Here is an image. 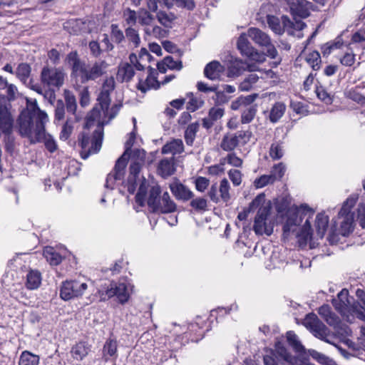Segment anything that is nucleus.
Instances as JSON below:
<instances>
[{"label":"nucleus","mask_w":365,"mask_h":365,"mask_svg":"<svg viewBox=\"0 0 365 365\" xmlns=\"http://www.w3.org/2000/svg\"><path fill=\"white\" fill-rule=\"evenodd\" d=\"M125 35L128 41L132 42L135 47H138L140 43V38L138 34V31L131 28L128 27L125 29Z\"/></svg>","instance_id":"63"},{"label":"nucleus","mask_w":365,"mask_h":365,"mask_svg":"<svg viewBox=\"0 0 365 365\" xmlns=\"http://www.w3.org/2000/svg\"><path fill=\"white\" fill-rule=\"evenodd\" d=\"M110 28V37L112 41L117 43H121L125 38L123 31L120 29H119L118 26L117 24H112Z\"/></svg>","instance_id":"61"},{"label":"nucleus","mask_w":365,"mask_h":365,"mask_svg":"<svg viewBox=\"0 0 365 365\" xmlns=\"http://www.w3.org/2000/svg\"><path fill=\"white\" fill-rule=\"evenodd\" d=\"M344 94L346 98L358 103H364L365 101L364 93H361L359 87H354L346 90Z\"/></svg>","instance_id":"41"},{"label":"nucleus","mask_w":365,"mask_h":365,"mask_svg":"<svg viewBox=\"0 0 365 365\" xmlns=\"http://www.w3.org/2000/svg\"><path fill=\"white\" fill-rule=\"evenodd\" d=\"M255 67V66H247L245 62L240 59L232 60L230 61V63L227 67L228 76H239L246 69H248V71H254Z\"/></svg>","instance_id":"21"},{"label":"nucleus","mask_w":365,"mask_h":365,"mask_svg":"<svg viewBox=\"0 0 365 365\" xmlns=\"http://www.w3.org/2000/svg\"><path fill=\"white\" fill-rule=\"evenodd\" d=\"M269 156L274 160L281 159L284 155V146L282 142L272 143L269 149Z\"/></svg>","instance_id":"48"},{"label":"nucleus","mask_w":365,"mask_h":365,"mask_svg":"<svg viewBox=\"0 0 365 365\" xmlns=\"http://www.w3.org/2000/svg\"><path fill=\"white\" fill-rule=\"evenodd\" d=\"M103 136V130L101 128H98L93 132L91 136V142L87 151H81V156L83 159H87L91 154H96L101 150Z\"/></svg>","instance_id":"18"},{"label":"nucleus","mask_w":365,"mask_h":365,"mask_svg":"<svg viewBox=\"0 0 365 365\" xmlns=\"http://www.w3.org/2000/svg\"><path fill=\"white\" fill-rule=\"evenodd\" d=\"M184 151V145L181 139H173L165 143L162 148L163 154H172L175 155Z\"/></svg>","instance_id":"23"},{"label":"nucleus","mask_w":365,"mask_h":365,"mask_svg":"<svg viewBox=\"0 0 365 365\" xmlns=\"http://www.w3.org/2000/svg\"><path fill=\"white\" fill-rule=\"evenodd\" d=\"M126 165H124L123 168H117L116 164L115 165L113 170L110 173L106 178L105 186L107 188L113 189V185L116 181L123 179Z\"/></svg>","instance_id":"26"},{"label":"nucleus","mask_w":365,"mask_h":365,"mask_svg":"<svg viewBox=\"0 0 365 365\" xmlns=\"http://www.w3.org/2000/svg\"><path fill=\"white\" fill-rule=\"evenodd\" d=\"M349 292L346 289L341 290L337 295L336 299L332 300V304L335 309L338 311L343 317H346L348 321H351L349 317H355L351 310V305L349 300Z\"/></svg>","instance_id":"11"},{"label":"nucleus","mask_w":365,"mask_h":365,"mask_svg":"<svg viewBox=\"0 0 365 365\" xmlns=\"http://www.w3.org/2000/svg\"><path fill=\"white\" fill-rule=\"evenodd\" d=\"M157 68L162 73H165L168 69L180 71L182 68V63L181 61H174L172 56H168L157 63Z\"/></svg>","instance_id":"22"},{"label":"nucleus","mask_w":365,"mask_h":365,"mask_svg":"<svg viewBox=\"0 0 365 365\" xmlns=\"http://www.w3.org/2000/svg\"><path fill=\"white\" fill-rule=\"evenodd\" d=\"M200 125L197 122L190 124L185 131V140L188 145H192L195 140L196 133L199 130Z\"/></svg>","instance_id":"39"},{"label":"nucleus","mask_w":365,"mask_h":365,"mask_svg":"<svg viewBox=\"0 0 365 365\" xmlns=\"http://www.w3.org/2000/svg\"><path fill=\"white\" fill-rule=\"evenodd\" d=\"M142 164L143 163L138 161H133L131 163L129 168V175L128 178V182L137 180L141 170Z\"/></svg>","instance_id":"54"},{"label":"nucleus","mask_w":365,"mask_h":365,"mask_svg":"<svg viewBox=\"0 0 365 365\" xmlns=\"http://www.w3.org/2000/svg\"><path fill=\"white\" fill-rule=\"evenodd\" d=\"M65 101H66V107L68 113H71L75 115L76 120H78V117L76 115V109H77V103L76 97L71 93L69 91L65 92Z\"/></svg>","instance_id":"45"},{"label":"nucleus","mask_w":365,"mask_h":365,"mask_svg":"<svg viewBox=\"0 0 365 365\" xmlns=\"http://www.w3.org/2000/svg\"><path fill=\"white\" fill-rule=\"evenodd\" d=\"M148 74L144 80L142 77H138V83L137 88L142 93H146L150 88L158 89L160 88V84L155 76L156 71L148 66Z\"/></svg>","instance_id":"16"},{"label":"nucleus","mask_w":365,"mask_h":365,"mask_svg":"<svg viewBox=\"0 0 365 365\" xmlns=\"http://www.w3.org/2000/svg\"><path fill=\"white\" fill-rule=\"evenodd\" d=\"M43 256L51 265H58L62 261L61 256L53 247H47L43 250Z\"/></svg>","instance_id":"37"},{"label":"nucleus","mask_w":365,"mask_h":365,"mask_svg":"<svg viewBox=\"0 0 365 365\" xmlns=\"http://www.w3.org/2000/svg\"><path fill=\"white\" fill-rule=\"evenodd\" d=\"M225 71V67L219 61H212L207 63L204 68V75L211 81L220 78Z\"/></svg>","instance_id":"20"},{"label":"nucleus","mask_w":365,"mask_h":365,"mask_svg":"<svg viewBox=\"0 0 365 365\" xmlns=\"http://www.w3.org/2000/svg\"><path fill=\"white\" fill-rule=\"evenodd\" d=\"M47 121V114L34 104L31 109L21 112L16 127L21 137L28 138L30 143L34 144L41 142Z\"/></svg>","instance_id":"1"},{"label":"nucleus","mask_w":365,"mask_h":365,"mask_svg":"<svg viewBox=\"0 0 365 365\" xmlns=\"http://www.w3.org/2000/svg\"><path fill=\"white\" fill-rule=\"evenodd\" d=\"M276 349L279 356H280L285 361L291 365H294L296 364V357L293 356L284 346H277Z\"/></svg>","instance_id":"53"},{"label":"nucleus","mask_w":365,"mask_h":365,"mask_svg":"<svg viewBox=\"0 0 365 365\" xmlns=\"http://www.w3.org/2000/svg\"><path fill=\"white\" fill-rule=\"evenodd\" d=\"M188 96L190 97V100L187 103L186 108L189 111L195 112L204 105V101L195 97L192 93H189Z\"/></svg>","instance_id":"51"},{"label":"nucleus","mask_w":365,"mask_h":365,"mask_svg":"<svg viewBox=\"0 0 365 365\" xmlns=\"http://www.w3.org/2000/svg\"><path fill=\"white\" fill-rule=\"evenodd\" d=\"M40 358L29 351H24L20 355L19 365H38Z\"/></svg>","instance_id":"35"},{"label":"nucleus","mask_w":365,"mask_h":365,"mask_svg":"<svg viewBox=\"0 0 365 365\" xmlns=\"http://www.w3.org/2000/svg\"><path fill=\"white\" fill-rule=\"evenodd\" d=\"M305 327L319 339L328 344L335 346L342 355L345 356L347 353L346 350L336 346L331 339V331L314 314H308L303 322Z\"/></svg>","instance_id":"3"},{"label":"nucleus","mask_w":365,"mask_h":365,"mask_svg":"<svg viewBox=\"0 0 365 365\" xmlns=\"http://www.w3.org/2000/svg\"><path fill=\"white\" fill-rule=\"evenodd\" d=\"M161 189L159 185H155L151 187L149 190V195L147 200V204L152 212H154L155 207L158 206V203L160 202L161 197Z\"/></svg>","instance_id":"29"},{"label":"nucleus","mask_w":365,"mask_h":365,"mask_svg":"<svg viewBox=\"0 0 365 365\" xmlns=\"http://www.w3.org/2000/svg\"><path fill=\"white\" fill-rule=\"evenodd\" d=\"M118 75L123 81L129 82L135 75L134 66L128 63H124L119 68Z\"/></svg>","instance_id":"38"},{"label":"nucleus","mask_w":365,"mask_h":365,"mask_svg":"<svg viewBox=\"0 0 365 365\" xmlns=\"http://www.w3.org/2000/svg\"><path fill=\"white\" fill-rule=\"evenodd\" d=\"M317 97L327 104H331L333 98L323 86H319L316 89Z\"/></svg>","instance_id":"62"},{"label":"nucleus","mask_w":365,"mask_h":365,"mask_svg":"<svg viewBox=\"0 0 365 365\" xmlns=\"http://www.w3.org/2000/svg\"><path fill=\"white\" fill-rule=\"evenodd\" d=\"M290 12L294 16L306 18L309 15L312 3L307 0H286Z\"/></svg>","instance_id":"17"},{"label":"nucleus","mask_w":365,"mask_h":365,"mask_svg":"<svg viewBox=\"0 0 365 365\" xmlns=\"http://www.w3.org/2000/svg\"><path fill=\"white\" fill-rule=\"evenodd\" d=\"M68 63L71 66V76L76 83H86L101 77L106 72L108 63L105 61H95L87 65L81 61L76 51L69 53L66 56Z\"/></svg>","instance_id":"2"},{"label":"nucleus","mask_w":365,"mask_h":365,"mask_svg":"<svg viewBox=\"0 0 365 365\" xmlns=\"http://www.w3.org/2000/svg\"><path fill=\"white\" fill-rule=\"evenodd\" d=\"M306 61L311 66L313 70L317 71L320 68L322 59L318 51H313L309 53L306 57Z\"/></svg>","instance_id":"50"},{"label":"nucleus","mask_w":365,"mask_h":365,"mask_svg":"<svg viewBox=\"0 0 365 365\" xmlns=\"http://www.w3.org/2000/svg\"><path fill=\"white\" fill-rule=\"evenodd\" d=\"M230 190V184L228 180L226 178H224L221 180L219 191L220 192V197L224 202H227L230 195L229 193Z\"/></svg>","instance_id":"59"},{"label":"nucleus","mask_w":365,"mask_h":365,"mask_svg":"<svg viewBox=\"0 0 365 365\" xmlns=\"http://www.w3.org/2000/svg\"><path fill=\"white\" fill-rule=\"evenodd\" d=\"M116 296L121 304H124L128 300L129 294L127 290V286L124 283H110L105 294H102V298L105 300Z\"/></svg>","instance_id":"12"},{"label":"nucleus","mask_w":365,"mask_h":365,"mask_svg":"<svg viewBox=\"0 0 365 365\" xmlns=\"http://www.w3.org/2000/svg\"><path fill=\"white\" fill-rule=\"evenodd\" d=\"M269 212L270 209L269 207L264 206L259 208L253 227L257 235H262L265 234L269 236L272 233L273 227L270 225H267L266 222Z\"/></svg>","instance_id":"10"},{"label":"nucleus","mask_w":365,"mask_h":365,"mask_svg":"<svg viewBox=\"0 0 365 365\" xmlns=\"http://www.w3.org/2000/svg\"><path fill=\"white\" fill-rule=\"evenodd\" d=\"M65 76L66 73L60 68L44 66L40 78L43 86L58 90L64 83Z\"/></svg>","instance_id":"6"},{"label":"nucleus","mask_w":365,"mask_h":365,"mask_svg":"<svg viewBox=\"0 0 365 365\" xmlns=\"http://www.w3.org/2000/svg\"><path fill=\"white\" fill-rule=\"evenodd\" d=\"M245 34L259 46L265 47L267 48V55L269 57L272 59H275L277 57L278 52L272 43L270 37L265 32L258 28L251 27Z\"/></svg>","instance_id":"7"},{"label":"nucleus","mask_w":365,"mask_h":365,"mask_svg":"<svg viewBox=\"0 0 365 365\" xmlns=\"http://www.w3.org/2000/svg\"><path fill=\"white\" fill-rule=\"evenodd\" d=\"M135 138V133L133 132L130 133L129 139L125 143V150L123 155L116 161L117 168H121L124 165H127L128 158L130 155V149L134 143Z\"/></svg>","instance_id":"28"},{"label":"nucleus","mask_w":365,"mask_h":365,"mask_svg":"<svg viewBox=\"0 0 365 365\" xmlns=\"http://www.w3.org/2000/svg\"><path fill=\"white\" fill-rule=\"evenodd\" d=\"M267 24L269 27L277 34H282L284 33L279 19L274 16H267Z\"/></svg>","instance_id":"55"},{"label":"nucleus","mask_w":365,"mask_h":365,"mask_svg":"<svg viewBox=\"0 0 365 365\" xmlns=\"http://www.w3.org/2000/svg\"><path fill=\"white\" fill-rule=\"evenodd\" d=\"M287 340L290 346L297 353H302L304 348L298 339L297 334L292 331H289L287 332Z\"/></svg>","instance_id":"40"},{"label":"nucleus","mask_w":365,"mask_h":365,"mask_svg":"<svg viewBox=\"0 0 365 365\" xmlns=\"http://www.w3.org/2000/svg\"><path fill=\"white\" fill-rule=\"evenodd\" d=\"M65 118V104L62 100H58L55 107V120L61 121Z\"/></svg>","instance_id":"64"},{"label":"nucleus","mask_w":365,"mask_h":365,"mask_svg":"<svg viewBox=\"0 0 365 365\" xmlns=\"http://www.w3.org/2000/svg\"><path fill=\"white\" fill-rule=\"evenodd\" d=\"M41 283V274L37 270H30L26 275V287L33 290L37 289Z\"/></svg>","instance_id":"32"},{"label":"nucleus","mask_w":365,"mask_h":365,"mask_svg":"<svg viewBox=\"0 0 365 365\" xmlns=\"http://www.w3.org/2000/svg\"><path fill=\"white\" fill-rule=\"evenodd\" d=\"M190 205L196 211L204 212L207 210V201L204 197H196L190 200Z\"/></svg>","instance_id":"57"},{"label":"nucleus","mask_w":365,"mask_h":365,"mask_svg":"<svg viewBox=\"0 0 365 365\" xmlns=\"http://www.w3.org/2000/svg\"><path fill=\"white\" fill-rule=\"evenodd\" d=\"M318 312L329 326H336L339 324V318L336 314L331 312L329 305H322L319 308Z\"/></svg>","instance_id":"25"},{"label":"nucleus","mask_w":365,"mask_h":365,"mask_svg":"<svg viewBox=\"0 0 365 365\" xmlns=\"http://www.w3.org/2000/svg\"><path fill=\"white\" fill-rule=\"evenodd\" d=\"M357 199L355 195L350 196L339 212L338 217L341 220L339 233L343 236L349 235L354 230V213L351 212V208L356 204Z\"/></svg>","instance_id":"5"},{"label":"nucleus","mask_w":365,"mask_h":365,"mask_svg":"<svg viewBox=\"0 0 365 365\" xmlns=\"http://www.w3.org/2000/svg\"><path fill=\"white\" fill-rule=\"evenodd\" d=\"M120 107V105H115L110 108V110H109L108 106L107 113L106 110H103L100 106L99 107L98 106H95L91 110L90 113H88L87 115L86 126L89 127L91 125V123H93L96 120H97L101 116V112H103L105 116H108L109 120H112L116 116Z\"/></svg>","instance_id":"14"},{"label":"nucleus","mask_w":365,"mask_h":365,"mask_svg":"<svg viewBox=\"0 0 365 365\" xmlns=\"http://www.w3.org/2000/svg\"><path fill=\"white\" fill-rule=\"evenodd\" d=\"M159 201L160 202L158 203V206L155 207V210L153 213L168 214L176 211L177 205L171 199L168 192H165L161 195V197Z\"/></svg>","instance_id":"19"},{"label":"nucleus","mask_w":365,"mask_h":365,"mask_svg":"<svg viewBox=\"0 0 365 365\" xmlns=\"http://www.w3.org/2000/svg\"><path fill=\"white\" fill-rule=\"evenodd\" d=\"M31 68L26 63H19L15 71L16 77L24 83L26 84L31 75Z\"/></svg>","instance_id":"34"},{"label":"nucleus","mask_w":365,"mask_h":365,"mask_svg":"<svg viewBox=\"0 0 365 365\" xmlns=\"http://www.w3.org/2000/svg\"><path fill=\"white\" fill-rule=\"evenodd\" d=\"M86 282L80 280H66L63 282L60 289V297L65 301L81 297L87 289Z\"/></svg>","instance_id":"8"},{"label":"nucleus","mask_w":365,"mask_h":365,"mask_svg":"<svg viewBox=\"0 0 365 365\" xmlns=\"http://www.w3.org/2000/svg\"><path fill=\"white\" fill-rule=\"evenodd\" d=\"M156 17L159 23L165 27H170L173 21L175 19L174 14L171 12L167 13L163 11L157 12Z\"/></svg>","instance_id":"47"},{"label":"nucleus","mask_w":365,"mask_h":365,"mask_svg":"<svg viewBox=\"0 0 365 365\" xmlns=\"http://www.w3.org/2000/svg\"><path fill=\"white\" fill-rule=\"evenodd\" d=\"M175 171L173 158L161 160L158 166V173L163 178L172 175Z\"/></svg>","instance_id":"27"},{"label":"nucleus","mask_w":365,"mask_h":365,"mask_svg":"<svg viewBox=\"0 0 365 365\" xmlns=\"http://www.w3.org/2000/svg\"><path fill=\"white\" fill-rule=\"evenodd\" d=\"M351 310L357 319L365 322V299L361 302L353 303Z\"/></svg>","instance_id":"49"},{"label":"nucleus","mask_w":365,"mask_h":365,"mask_svg":"<svg viewBox=\"0 0 365 365\" xmlns=\"http://www.w3.org/2000/svg\"><path fill=\"white\" fill-rule=\"evenodd\" d=\"M257 111V105H252L245 108L241 115V123L242 124L250 123L255 118Z\"/></svg>","instance_id":"46"},{"label":"nucleus","mask_w":365,"mask_h":365,"mask_svg":"<svg viewBox=\"0 0 365 365\" xmlns=\"http://www.w3.org/2000/svg\"><path fill=\"white\" fill-rule=\"evenodd\" d=\"M90 351V346L85 341H81L73 346L71 349V354L74 359L81 361Z\"/></svg>","instance_id":"30"},{"label":"nucleus","mask_w":365,"mask_h":365,"mask_svg":"<svg viewBox=\"0 0 365 365\" xmlns=\"http://www.w3.org/2000/svg\"><path fill=\"white\" fill-rule=\"evenodd\" d=\"M286 167L282 163L274 165L270 172L272 177H274V181L280 180L284 176Z\"/></svg>","instance_id":"60"},{"label":"nucleus","mask_w":365,"mask_h":365,"mask_svg":"<svg viewBox=\"0 0 365 365\" xmlns=\"http://www.w3.org/2000/svg\"><path fill=\"white\" fill-rule=\"evenodd\" d=\"M169 187L176 200L187 202L194 197L193 192L178 180L170 184Z\"/></svg>","instance_id":"15"},{"label":"nucleus","mask_w":365,"mask_h":365,"mask_svg":"<svg viewBox=\"0 0 365 365\" xmlns=\"http://www.w3.org/2000/svg\"><path fill=\"white\" fill-rule=\"evenodd\" d=\"M329 223L328 216L324 213H319L316 217L315 227L317 236L319 238H323L327 231Z\"/></svg>","instance_id":"33"},{"label":"nucleus","mask_w":365,"mask_h":365,"mask_svg":"<svg viewBox=\"0 0 365 365\" xmlns=\"http://www.w3.org/2000/svg\"><path fill=\"white\" fill-rule=\"evenodd\" d=\"M257 93H253L248 96H241L238 97L235 101L232 102L231 109L237 110L242 108H247L254 105V101L258 98Z\"/></svg>","instance_id":"24"},{"label":"nucleus","mask_w":365,"mask_h":365,"mask_svg":"<svg viewBox=\"0 0 365 365\" xmlns=\"http://www.w3.org/2000/svg\"><path fill=\"white\" fill-rule=\"evenodd\" d=\"M115 88V80L113 77L107 78L102 86L101 91L100 92L97 101L98 106L103 110H106L108 113V107L110 103V94Z\"/></svg>","instance_id":"13"},{"label":"nucleus","mask_w":365,"mask_h":365,"mask_svg":"<svg viewBox=\"0 0 365 365\" xmlns=\"http://www.w3.org/2000/svg\"><path fill=\"white\" fill-rule=\"evenodd\" d=\"M117 347L118 342L115 339L111 338L108 339L103 348V356L106 357V356H109L116 357Z\"/></svg>","instance_id":"44"},{"label":"nucleus","mask_w":365,"mask_h":365,"mask_svg":"<svg viewBox=\"0 0 365 365\" xmlns=\"http://www.w3.org/2000/svg\"><path fill=\"white\" fill-rule=\"evenodd\" d=\"M302 222L301 219H298V215L296 212L290 214L285 223L283 225V235L288 237L290 233L295 234L297 237H301L304 240L312 237V230L309 219H307L303 227L298 228L299 225Z\"/></svg>","instance_id":"4"},{"label":"nucleus","mask_w":365,"mask_h":365,"mask_svg":"<svg viewBox=\"0 0 365 365\" xmlns=\"http://www.w3.org/2000/svg\"><path fill=\"white\" fill-rule=\"evenodd\" d=\"M274 182V177H272L271 174L263 175L255 180L254 185L257 188H262L267 185L273 184Z\"/></svg>","instance_id":"58"},{"label":"nucleus","mask_w":365,"mask_h":365,"mask_svg":"<svg viewBox=\"0 0 365 365\" xmlns=\"http://www.w3.org/2000/svg\"><path fill=\"white\" fill-rule=\"evenodd\" d=\"M42 140H43V142H44L46 148L50 153H53L57 150L58 145L56 144V140L53 139V138L51 135L46 133L45 129L43 130V136L41 138V141H42Z\"/></svg>","instance_id":"56"},{"label":"nucleus","mask_w":365,"mask_h":365,"mask_svg":"<svg viewBox=\"0 0 365 365\" xmlns=\"http://www.w3.org/2000/svg\"><path fill=\"white\" fill-rule=\"evenodd\" d=\"M311 356L314 359L317 361L321 364L337 365V364L333 359H331L322 353H319L317 351L313 350L311 353Z\"/></svg>","instance_id":"52"},{"label":"nucleus","mask_w":365,"mask_h":365,"mask_svg":"<svg viewBox=\"0 0 365 365\" xmlns=\"http://www.w3.org/2000/svg\"><path fill=\"white\" fill-rule=\"evenodd\" d=\"M332 327H334L335 331L334 334H331L330 337L336 336L341 340H344L347 336L351 334V330L350 328L347 325L341 324L340 320L337 325Z\"/></svg>","instance_id":"43"},{"label":"nucleus","mask_w":365,"mask_h":365,"mask_svg":"<svg viewBox=\"0 0 365 365\" xmlns=\"http://www.w3.org/2000/svg\"><path fill=\"white\" fill-rule=\"evenodd\" d=\"M237 48L240 53L250 61L262 63L265 61V56L263 53L259 52L249 41L247 36L242 34L240 36L237 43Z\"/></svg>","instance_id":"9"},{"label":"nucleus","mask_w":365,"mask_h":365,"mask_svg":"<svg viewBox=\"0 0 365 365\" xmlns=\"http://www.w3.org/2000/svg\"><path fill=\"white\" fill-rule=\"evenodd\" d=\"M238 145L239 140L234 134H227L224 135L220 143V147L223 150L230 152L234 150Z\"/></svg>","instance_id":"36"},{"label":"nucleus","mask_w":365,"mask_h":365,"mask_svg":"<svg viewBox=\"0 0 365 365\" xmlns=\"http://www.w3.org/2000/svg\"><path fill=\"white\" fill-rule=\"evenodd\" d=\"M259 76L256 73H250L240 84L239 89L241 91H249L258 81Z\"/></svg>","instance_id":"42"},{"label":"nucleus","mask_w":365,"mask_h":365,"mask_svg":"<svg viewBox=\"0 0 365 365\" xmlns=\"http://www.w3.org/2000/svg\"><path fill=\"white\" fill-rule=\"evenodd\" d=\"M286 110V106L282 102H277L272 107L269 115V120L272 123H275L278 122V120L283 116Z\"/></svg>","instance_id":"31"}]
</instances>
